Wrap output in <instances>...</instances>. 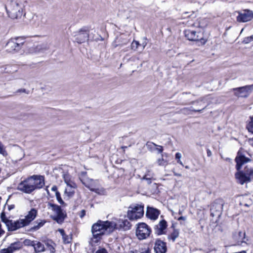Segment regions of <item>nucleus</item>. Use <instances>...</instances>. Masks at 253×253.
I'll return each mask as SVG.
<instances>
[{
  "label": "nucleus",
  "instance_id": "19",
  "mask_svg": "<svg viewBox=\"0 0 253 253\" xmlns=\"http://www.w3.org/2000/svg\"><path fill=\"white\" fill-rule=\"evenodd\" d=\"M37 215V211L35 209H32L28 211L27 214L22 220L26 226L28 225L33 220L35 219Z\"/></svg>",
  "mask_w": 253,
  "mask_h": 253
},
{
  "label": "nucleus",
  "instance_id": "10",
  "mask_svg": "<svg viewBox=\"0 0 253 253\" xmlns=\"http://www.w3.org/2000/svg\"><path fill=\"white\" fill-rule=\"evenodd\" d=\"M90 28L88 27H84L80 29L75 35V41L79 43L84 42L88 39Z\"/></svg>",
  "mask_w": 253,
  "mask_h": 253
},
{
  "label": "nucleus",
  "instance_id": "22",
  "mask_svg": "<svg viewBox=\"0 0 253 253\" xmlns=\"http://www.w3.org/2000/svg\"><path fill=\"white\" fill-rule=\"evenodd\" d=\"M31 245L34 247L35 252L37 253H40L44 250V245L40 242L37 241H32Z\"/></svg>",
  "mask_w": 253,
  "mask_h": 253
},
{
  "label": "nucleus",
  "instance_id": "28",
  "mask_svg": "<svg viewBox=\"0 0 253 253\" xmlns=\"http://www.w3.org/2000/svg\"><path fill=\"white\" fill-rule=\"evenodd\" d=\"M45 223V221L43 220H37L35 223V225L32 227V228L35 230H37L43 226Z\"/></svg>",
  "mask_w": 253,
  "mask_h": 253
},
{
  "label": "nucleus",
  "instance_id": "42",
  "mask_svg": "<svg viewBox=\"0 0 253 253\" xmlns=\"http://www.w3.org/2000/svg\"><path fill=\"white\" fill-rule=\"evenodd\" d=\"M248 143L253 147V138H250L247 140Z\"/></svg>",
  "mask_w": 253,
  "mask_h": 253
},
{
  "label": "nucleus",
  "instance_id": "21",
  "mask_svg": "<svg viewBox=\"0 0 253 253\" xmlns=\"http://www.w3.org/2000/svg\"><path fill=\"white\" fill-rule=\"evenodd\" d=\"M146 214L148 218L156 220L160 214V211L155 208L147 207Z\"/></svg>",
  "mask_w": 253,
  "mask_h": 253
},
{
  "label": "nucleus",
  "instance_id": "56",
  "mask_svg": "<svg viewBox=\"0 0 253 253\" xmlns=\"http://www.w3.org/2000/svg\"><path fill=\"white\" fill-rule=\"evenodd\" d=\"M185 168L186 169H189V166H186L185 167Z\"/></svg>",
  "mask_w": 253,
  "mask_h": 253
},
{
  "label": "nucleus",
  "instance_id": "15",
  "mask_svg": "<svg viewBox=\"0 0 253 253\" xmlns=\"http://www.w3.org/2000/svg\"><path fill=\"white\" fill-rule=\"evenodd\" d=\"M7 222V227L8 230L11 231L16 230L17 229L26 226L22 219H19L16 221L10 220L9 221Z\"/></svg>",
  "mask_w": 253,
  "mask_h": 253
},
{
  "label": "nucleus",
  "instance_id": "1",
  "mask_svg": "<svg viewBox=\"0 0 253 253\" xmlns=\"http://www.w3.org/2000/svg\"><path fill=\"white\" fill-rule=\"evenodd\" d=\"M116 223L111 221H102L99 220L93 224L91 227L93 235L90 243L92 246H95L101 240L102 236L105 234L112 233L115 230Z\"/></svg>",
  "mask_w": 253,
  "mask_h": 253
},
{
  "label": "nucleus",
  "instance_id": "47",
  "mask_svg": "<svg viewBox=\"0 0 253 253\" xmlns=\"http://www.w3.org/2000/svg\"><path fill=\"white\" fill-rule=\"evenodd\" d=\"M221 158L222 159H223L224 161H227V162H230L231 161V159L229 158H223V157L221 156Z\"/></svg>",
  "mask_w": 253,
  "mask_h": 253
},
{
  "label": "nucleus",
  "instance_id": "51",
  "mask_svg": "<svg viewBox=\"0 0 253 253\" xmlns=\"http://www.w3.org/2000/svg\"><path fill=\"white\" fill-rule=\"evenodd\" d=\"M141 253H151V252L149 249H147V250H145L144 251L141 252Z\"/></svg>",
  "mask_w": 253,
  "mask_h": 253
},
{
  "label": "nucleus",
  "instance_id": "39",
  "mask_svg": "<svg viewBox=\"0 0 253 253\" xmlns=\"http://www.w3.org/2000/svg\"><path fill=\"white\" fill-rule=\"evenodd\" d=\"M153 144L154 146H157L156 150L159 153H162V152L163 151V147L162 146L157 145L155 144V143H153Z\"/></svg>",
  "mask_w": 253,
  "mask_h": 253
},
{
  "label": "nucleus",
  "instance_id": "26",
  "mask_svg": "<svg viewBox=\"0 0 253 253\" xmlns=\"http://www.w3.org/2000/svg\"><path fill=\"white\" fill-rule=\"evenodd\" d=\"M77 188V185L75 184V186L73 187L70 186H67V187L65 189V193L66 195L69 197H72L74 193L75 189Z\"/></svg>",
  "mask_w": 253,
  "mask_h": 253
},
{
  "label": "nucleus",
  "instance_id": "7",
  "mask_svg": "<svg viewBox=\"0 0 253 253\" xmlns=\"http://www.w3.org/2000/svg\"><path fill=\"white\" fill-rule=\"evenodd\" d=\"M151 233V229L146 223L144 222L137 224L136 230V236L137 238L141 240L147 238Z\"/></svg>",
  "mask_w": 253,
  "mask_h": 253
},
{
  "label": "nucleus",
  "instance_id": "6",
  "mask_svg": "<svg viewBox=\"0 0 253 253\" xmlns=\"http://www.w3.org/2000/svg\"><path fill=\"white\" fill-rule=\"evenodd\" d=\"M79 178L82 183L91 191L97 192L98 188H96L98 185V181L92 179H90L86 176V172L82 171L79 175Z\"/></svg>",
  "mask_w": 253,
  "mask_h": 253
},
{
  "label": "nucleus",
  "instance_id": "31",
  "mask_svg": "<svg viewBox=\"0 0 253 253\" xmlns=\"http://www.w3.org/2000/svg\"><path fill=\"white\" fill-rule=\"evenodd\" d=\"M164 155H162V158L157 160L158 165L162 166H166L168 164V161L164 159Z\"/></svg>",
  "mask_w": 253,
  "mask_h": 253
},
{
  "label": "nucleus",
  "instance_id": "8",
  "mask_svg": "<svg viewBox=\"0 0 253 253\" xmlns=\"http://www.w3.org/2000/svg\"><path fill=\"white\" fill-rule=\"evenodd\" d=\"M24 43V40L20 37L11 39L7 43V50L9 52H18Z\"/></svg>",
  "mask_w": 253,
  "mask_h": 253
},
{
  "label": "nucleus",
  "instance_id": "2",
  "mask_svg": "<svg viewBox=\"0 0 253 253\" xmlns=\"http://www.w3.org/2000/svg\"><path fill=\"white\" fill-rule=\"evenodd\" d=\"M44 185V177L41 175H33L21 181L17 189L26 194H30L37 189L42 188Z\"/></svg>",
  "mask_w": 253,
  "mask_h": 253
},
{
  "label": "nucleus",
  "instance_id": "20",
  "mask_svg": "<svg viewBox=\"0 0 253 253\" xmlns=\"http://www.w3.org/2000/svg\"><path fill=\"white\" fill-rule=\"evenodd\" d=\"M184 34L185 37L189 41H198L200 40L203 39L202 38H200L197 32L194 31L185 30L184 31Z\"/></svg>",
  "mask_w": 253,
  "mask_h": 253
},
{
  "label": "nucleus",
  "instance_id": "53",
  "mask_svg": "<svg viewBox=\"0 0 253 253\" xmlns=\"http://www.w3.org/2000/svg\"><path fill=\"white\" fill-rule=\"evenodd\" d=\"M174 175L175 176H181V174L175 173V172L174 173Z\"/></svg>",
  "mask_w": 253,
  "mask_h": 253
},
{
  "label": "nucleus",
  "instance_id": "24",
  "mask_svg": "<svg viewBox=\"0 0 253 253\" xmlns=\"http://www.w3.org/2000/svg\"><path fill=\"white\" fill-rule=\"evenodd\" d=\"M62 177L67 186H74L76 183L72 180L71 176L68 173H63Z\"/></svg>",
  "mask_w": 253,
  "mask_h": 253
},
{
  "label": "nucleus",
  "instance_id": "30",
  "mask_svg": "<svg viewBox=\"0 0 253 253\" xmlns=\"http://www.w3.org/2000/svg\"><path fill=\"white\" fill-rule=\"evenodd\" d=\"M0 154L4 157L8 156V153L6 150V147L3 145L1 141H0Z\"/></svg>",
  "mask_w": 253,
  "mask_h": 253
},
{
  "label": "nucleus",
  "instance_id": "40",
  "mask_svg": "<svg viewBox=\"0 0 253 253\" xmlns=\"http://www.w3.org/2000/svg\"><path fill=\"white\" fill-rule=\"evenodd\" d=\"M95 253H108L106 249L100 248L98 249Z\"/></svg>",
  "mask_w": 253,
  "mask_h": 253
},
{
  "label": "nucleus",
  "instance_id": "35",
  "mask_svg": "<svg viewBox=\"0 0 253 253\" xmlns=\"http://www.w3.org/2000/svg\"><path fill=\"white\" fill-rule=\"evenodd\" d=\"M139 46H140V44L137 41H133L131 43V48L134 50H136Z\"/></svg>",
  "mask_w": 253,
  "mask_h": 253
},
{
  "label": "nucleus",
  "instance_id": "18",
  "mask_svg": "<svg viewBox=\"0 0 253 253\" xmlns=\"http://www.w3.org/2000/svg\"><path fill=\"white\" fill-rule=\"evenodd\" d=\"M154 249L155 253H166L167 251L166 243L160 240H157Z\"/></svg>",
  "mask_w": 253,
  "mask_h": 253
},
{
  "label": "nucleus",
  "instance_id": "54",
  "mask_svg": "<svg viewBox=\"0 0 253 253\" xmlns=\"http://www.w3.org/2000/svg\"><path fill=\"white\" fill-rule=\"evenodd\" d=\"M205 108H204L202 110H193V111L194 112H201L203 109H204Z\"/></svg>",
  "mask_w": 253,
  "mask_h": 253
},
{
  "label": "nucleus",
  "instance_id": "46",
  "mask_svg": "<svg viewBox=\"0 0 253 253\" xmlns=\"http://www.w3.org/2000/svg\"><path fill=\"white\" fill-rule=\"evenodd\" d=\"M4 233V231L3 229L1 228V225L0 223V237H1Z\"/></svg>",
  "mask_w": 253,
  "mask_h": 253
},
{
  "label": "nucleus",
  "instance_id": "57",
  "mask_svg": "<svg viewBox=\"0 0 253 253\" xmlns=\"http://www.w3.org/2000/svg\"><path fill=\"white\" fill-rule=\"evenodd\" d=\"M52 250H51V251H52V252H53V251L54 250V248H53V247H52Z\"/></svg>",
  "mask_w": 253,
  "mask_h": 253
},
{
  "label": "nucleus",
  "instance_id": "29",
  "mask_svg": "<svg viewBox=\"0 0 253 253\" xmlns=\"http://www.w3.org/2000/svg\"><path fill=\"white\" fill-rule=\"evenodd\" d=\"M60 232L62 236L64 243L65 244L69 243L71 242V238L64 233L63 230H60Z\"/></svg>",
  "mask_w": 253,
  "mask_h": 253
},
{
  "label": "nucleus",
  "instance_id": "4",
  "mask_svg": "<svg viewBox=\"0 0 253 253\" xmlns=\"http://www.w3.org/2000/svg\"><path fill=\"white\" fill-rule=\"evenodd\" d=\"M144 214V207L141 205L134 204L130 206L127 212V217L130 220H137Z\"/></svg>",
  "mask_w": 253,
  "mask_h": 253
},
{
  "label": "nucleus",
  "instance_id": "43",
  "mask_svg": "<svg viewBox=\"0 0 253 253\" xmlns=\"http://www.w3.org/2000/svg\"><path fill=\"white\" fill-rule=\"evenodd\" d=\"M0 253H11L7 248L2 249L0 251Z\"/></svg>",
  "mask_w": 253,
  "mask_h": 253
},
{
  "label": "nucleus",
  "instance_id": "41",
  "mask_svg": "<svg viewBox=\"0 0 253 253\" xmlns=\"http://www.w3.org/2000/svg\"><path fill=\"white\" fill-rule=\"evenodd\" d=\"M143 179L146 180L147 181V183H148V184H151V182H152V180L153 179H151V178H150L149 177H148V176H146V177H143Z\"/></svg>",
  "mask_w": 253,
  "mask_h": 253
},
{
  "label": "nucleus",
  "instance_id": "5",
  "mask_svg": "<svg viewBox=\"0 0 253 253\" xmlns=\"http://www.w3.org/2000/svg\"><path fill=\"white\" fill-rule=\"evenodd\" d=\"M6 8L7 13L13 18H17L22 15V4L17 1H11Z\"/></svg>",
  "mask_w": 253,
  "mask_h": 253
},
{
  "label": "nucleus",
  "instance_id": "34",
  "mask_svg": "<svg viewBox=\"0 0 253 253\" xmlns=\"http://www.w3.org/2000/svg\"><path fill=\"white\" fill-rule=\"evenodd\" d=\"M0 218L1 219V221L4 222L6 225L7 226V221H9L10 220L7 219L5 216L4 212H2L0 214Z\"/></svg>",
  "mask_w": 253,
  "mask_h": 253
},
{
  "label": "nucleus",
  "instance_id": "50",
  "mask_svg": "<svg viewBox=\"0 0 253 253\" xmlns=\"http://www.w3.org/2000/svg\"><path fill=\"white\" fill-rule=\"evenodd\" d=\"M178 220H186V217H184V216H180L179 217V218H178Z\"/></svg>",
  "mask_w": 253,
  "mask_h": 253
},
{
  "label": "nucleus",
  "instance_id": "17",
  "mask_svg": "<svg viewBox=\"0 0 253 253\" xmlns=\"http://www.w3.org/2000/svg\"><path fill=\"white\" fill-rule=\"evenodd\" d=\"M167 226V222L165 220L163 219L161 220L159 223L154 227L155 233L158 235L164 234Z\"/></svg>",
  "mask_w": 253,
  "mask_h": 253
},
{
  "label": "nucleus",
  "instance_id": "38",
  "mask_svg": "<svg viewBox=\"0 0 253 253\" xmlns=\"http://www.w3.org/2000/svg\"><path fill=\"white\" fill-rule=\"evenodd\" d=\"M154 173L151 170H148L143 177H149L151 179H154Z\"/></svg>",
  "mask_w": 253,
  "mask_h": 253
},
{
  "label": "nucleus",
  "instance_id": "44",
  "mask_svg": "<svg viewBox=\"0 0 253 253\" xmlns=\"http://www.w3.org/2000/svg\"><path fill=\"white\" fill-rule=\"evenodd\" d=\"M147 45V42L146 41L142 42V44H140V46H142V50H143L145 46Z\"/></svg>",
  "mask_w": 253,
  "mask_h": 253
},
{
  "label": "nucleus",
  "instance_id": "52",
  "mask_svg": "<svg viewBox=\"0 0 253 253\" xmlns=\"http://www.w3.org/2000/svg\"><path fill=\"white\" fill-rule=\"evenodd\" d=\"M17 92H26V90L25 89H19L17 91Z\"/></svg>",
  "mask_w": 253,
  "mask_h": 253
},
{
  "label": "nucleus",
  "instance_id": "12",
  "mask_svg": "<svg viewBox=\"0 0 253 253\" xmlns=\"http://www.w3.org/2000/svg\"><path fill=\"white\" fill-rule=\"evenodd\" d=\"M253 19V12L249 9H245L238 12L237 21L239 22H246Z\"/></svg>",
  "mask_w": 253,
  "mask_h": 253
},
{
  "label": "nucleus",
  "instance_id": "27",
  "mask_svg": "<svg viewBox=\"0 0 253 253\" xmlns=\"http://www.w3.org/2000/svg\"><path fill=\"white\" fill-rule=\"evenodd\" d=\"M179 234V230L178 229H174L172 232L169 235L168 239L172 240V242H174L175 239L178 237Z\"/></svg>",
  "mask_w": 253,
  "mask_h": 253
},
{
  "label": "nucleus",
  "instance_id": "13",
  "mask_svg": "<svg viewBox=\"0 0 253 253\" xmlns=\"http://www.w3.org/2000/svg\"><path fill=\"white\" fill-rule=\"evenodd\" d=\"M112 222H114L116 223V227L115 229L127 230H129L131 225L129 221L127 219H120L117 218H113L112 219Z\"/></svg>",
  "mask_w": 253,
  "mask_h": 253
},
{
  "label": "nucleus",
  "instance_id": "14",
  "mask_svg": "<svg viewBox=\"0 0 253 253\" xmlns=\"http://www.w3.org/2000/svg\"><path fill=\"white\" fill-rule=\"evenodd\" d=\"M223 203L221 201H216L211 205V215L214 214L219 216L221 213L223 209Z\"/></svg>",
  "mask_w": 253,
  "mask_h": 253
},
{
  "label": "nucleus",
  "instance_id": "49",
  "mask_svg": "<svg viewBox=\"0 0 253 253\" xmlns=\"http://www.w3.org/2000/svg\"><path fill=\"white\" fill-rule=\"evenodd\" d=\"M14 208V205H11L9 206H8V210L9 211H10Z\"/></svg>",
  "mask_w": 253,
  "mask_h": 253
},
{
  "label": "nucleus",
  "instance_id": "55",
  "mask_svg": "<svg viewBox=\"0 0 253 253\" xmlns=\"http://www.w3.org/2000/svg\"><path fill=\"white\" fill-rule=\"evenodd\" d=\"M199 26L201 28H204L205 27V25L204 24H202L200 23V25Z\"/></svg>",
  "mask_w": 253,
  "mask_h": 253
},
{
  "label": "nucleus",
  "instance_id": "45",
  "mask_svg": "<svg viewBox=\"0 0 253 253\" xmlns=\"http://www.w3.org/2000/svg\"><path fill=\"white\" fill-rule=\"evenodd\" d=\"M207 153L208 157H210L212 155L211 151L209 149L207 150Z\"/></svg>",
  "mask_w": 253,
  "mask_h": 253
},
{
  "label": "nucleus",
  "instance_id": "37",
  "mask_svg": "<svg viewBox=\"0 0 253 253\" xmlns=\"http://www.w3.org/2000/svg\"><path fill=\"white\" fill-rule=\"evenodd\" d=\"M247 128L250 132L253 133V120H252V121L248 124Z\"/></svg>",
  "mask_w": 253,
  "mask_h": 253
},
{
  "label": "nucleus",
  "instance_id": "48",
  "mask_svg": "<svg viewBox=\"0 0 253 253\" xmlns=\"http://www.w3.org/2000/svg\"><path fill=\"white\" fill-rule=\"evenodd\" d=\"M51 190L53 191H54L55 192V193H56V192H58L57 191V188L56 186H53L51 188Z\"/></svg>",
  "mask_w": 253,
  "mask_h": 253
},
{
  "label": "nucleus",
  "instance_id": "23",
  "mask_svg": "<svg viewBox=\"0 0 253 253\" xmlns=\"http://www.w3.org/2000/svg\"><path fill=\"white\" fill-rule=\"evenodd\" d=\"M23 246L22 243L20 242H15L10 244L7 248L8 250L10 251V253L13 252L20 250Z\"/></svg>",
  "mask_w": 253,
  "mask_h": 253
},
{
  "label": "nucleus",
  "instance_id": "25",
  "mask_svg": "<svg viewBox=\"0 0 253 253\" xmlns=\"http://www.w3.org/2000/svg\"><path fill=\"white\" fill-rule=\"evenodd\" d=\"M243 171L245 176L249 178V181L251 182L253 179V168L246 167Z\"/></svg>",
  "mask_w": 253,
  "mask_h": 253
},
{
  "label": "nucleus",
  "instance_id": "3",
  "mask_svg": "<svg viewBox=\"0 0 253 253\" xmlns=\"http://www.w3.org/2000/svg\"><path fill=\"white\" fill-rule=\"evenodd\" d=\"M250 161L251 159L246 157L241 150L238 152L237 155L235 158V162L236 163V168L238 171L235 173V176L237 182L241 185L250 182L248 180L249 178L245 176L243 171L240 170V169L244 164Z\"/></svg>",
  "mask_w": 253,
  "mask_h": 253
},
{
  "label": "nucleus",
  "instance_id": "9",
  "mask_svg": "<svg viewBox=\"0 0 253 253\" xmlns=\"http://www.w3.org/2000/svg\"><path fill=\"white\" fill-rule=\"evenodd\" d=\"M253 90V84L232 89L235 96L237 97L244 98L247 97L251 93Z\"/></svg>",
  "mask_w": 253,
  "mask_h": 253
},
{
  "label": "nucleus",
  "instance_id": "36",
  "mask_svg": "<svg viewBox=\"0 0 253 253\" xmlns=\"http://www.w3.org/2000/svg\"><path fill=\"white\" fill-rule=\"evenodd\" d=\"M56 199H57L58 202L60 204H63L64 203V202L62 200V198H61V197L60 196V194L59 192H56Z\"/></svg>",
  "mask_w": 253,
  "mask_h": 253
},
{
  "label": "nucleus",
  "instance_id": "16",
  "mask_svg": "<svg viewBox=\"0 0 253 253\" xmlns=\"http://www.w3.org/2000/svg\"><path fill=\"white\" fill-rule=\"evenodd\" d=\"M233 238L238 245H241L243 243H247V242L248 241V239H246L245 232L241 231H239L238 232L234 234Z\"/></svg>",
  "mask_w": 253,
  "mask_h": 253
},
{
  "label": "nucleus",
  "instance_id": "11",
  "mask_svg": "<svg viewBox=\"0 0 253 253\" xmlns=\"http://www.w3.org/2000/svg\"><path fill=\"white\" fill-rule=\"evenodd\" d=\"M48 206L55 214L53 218V219L56 220L58 223L62 222L64 219V214L61 207L57 205L51 203H49Z\"/></svg>",
  "mask_w": 253,
  "mask_h": 253
},
{
  "label": "nucleus",
  "instance_id": "58",
  "mask_svg": "<svg viewBox=\"0 0 253 253\" xmlns=\"http://www.w3.org/2000/svg\"><path fill=\"white\" fill-rule=\"evenodd\" d=\"M179 213L181 214V212L180 211H179Z\"/></svg>",
  "mask_w": 253,
  "mask_h": 253
},
{
  "label": "nucleus",
  "instance_id": "33",
  "mask_svg": "<svg viewBox=\"0 0 253 253\" xmlns=\"http://www.w3.org/2000/svg\"><path fill=\"white\" fill-rule=\"evenodd\" d=\"M253 41V35L250 37H247L245 38L243 40V43L244 44H248Z\"/></svg>",
  "mask_w": 253,
  "mask_h": 253
},
{
  "label": "nucleus",
  "instance_id": "32",
  "mask_svg": "<svg viewBox=\"0 0 253 253\" xmlns=\"http://www.w3.org/2000/svg\"><path fill=\"white\" fill-rule=\"evenodd\" d=\"M181 156H182L181 154L179 152L176 153L175 155V159L177 160V163H178L180 165L183 166V164L180 160Z\"/></svg>",
  "mask_w": 253,
  "mask_h": 253
}]
</instances>
